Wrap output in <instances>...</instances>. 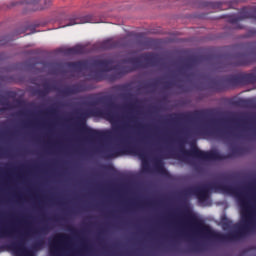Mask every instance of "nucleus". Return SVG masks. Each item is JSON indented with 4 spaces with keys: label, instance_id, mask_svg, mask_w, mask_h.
I'll return each instance as SVG.
<instances>
[{
    "label": "nucleus",
    "instance_id": "obj_1",
    "mask_svg": "<svg viewBox=\"0 0 256 256\" xmlns=\"http://www.w3.org/2000/svg\"><path fill=\"white\" fill-rule=\"evenodd\" d=\"M210 191H220L221 193H225L226 195H234L241 204V219L242 224L239 227L238 231L228 233V234H221L215 233L211 230V227L205 225L201 220H199L191 211H186V219H188L190 225H193L203 235L206 237H210L211 239H215V241H219L220 243H229L230 241H237L239 237H243L245 233H249L253 227H255V213L249 207V202L247 201V195L245 192L239 187H233L231 185H225L223 183H211L205 184L202 186H194L191 188H187L184 191L186 197L194 195L198 199L200 203H203L209 199Z\"/></svg>",
    "mask_w": 256,
    "mask_h": 256
},
{
    "label": "nucleus",
    "instance_id": "obj_2",
    "mask_svg": "<svg viewBox=\"0 0 256 256\" xmlns=\"http://www.w3.org/2000/svg\"><path fill=\"white\" fill-rule=\"evenodd\" d=\"M101 104L107 105L108 109L101 110L99 108H94L80 112L76 117L77 127L80 133L88 137V139H99L103 137V133L87 126V119H89V117H102L103 119H106V121L111 123L113 131H119L121 129V127L115 126L117 123V117H115V114L111 109H115L116 105L111 101V97L103 96L88 103L90 107H95L96 105Z\"/></svg>",
    "mask_w": 256,
    "mask_h": 256
},
{
    "label": "nucleus",
    "instance_id": "obj_3",
    "mask_svg": "<svg viewBox=\"0 0 256 256\" xmlns=\"http://www.w3.org/2000/svg\"><path fill=\"white\" fill-rule=\"evenodd\" d=\"M160 63L159 56L155 53L147 52L141 54L139 57H131L122 59L119 62V69L114 73L97 72L93 79L94 81H117L121 79L122 75L133 73L137 69H147L148 67H157Z\"/></svg>",
    "mask_w": 256,
    "mask_h": 256
},
{
    "label": "nucleus",
    "instance_id": "obj_4",
    "mask_svg": "<svg viewBox=\"0 0 256 256\" xmlns=\"http://www.w3.org/2000/svg\"><path fill=\"white\" fill-rule=\"evenodd\" d=\"M164 157L165 159L180 160L187 159V157H195L196 159H201L202 161H219L223 159L221 154L216 150H211L208 152L200 150L195 141L190 143V150H187L185 149V142L183 140H179L178 142V152L170 148Z\"/></svg>",
    "mask_w": 256,
    "mask_h": 256
},
{
    "label": "nucleus",
    "instance_id": "obj_5",
    "mask_svg": "<svg viewBox=\"0 0 256 256\" xmlns=\"http://www.w3.org/2000/svg\"><path fill=\"white\" fill-rule=\"evenodd\" d=\"M256 83V68L252 73H241L238 75H227L210 80L209 88L216 93L227 91L239 85H253Z\"/></svg>",
    "mask_w": 256,
    "mask_h": 256
},
{
    "label": "nucleus",
    "instance_id": "obj_6",
    "mask_svg": "<svg viewBox=\"0 0 256 256\" xmlns=\"http://www.w3.org/2000/svg\"><path fill=\"white\" fill-rule=\"evenodd\" d=\"M131 139L133 137L126 136L123 139L124 145L122 147H115V146H105L102 150H100V153L103 155L104 159H115L116 157H119L121 155H125L129 153L130 155H137L141 160L143 165H145V161H147V151L149 150V146H139V145H132Z\"/></svg>",
    "mask_w": 256,
    "mask_h": 256
},
{
    "label": "nucleus",
    "instance_id": "obj_7",
    "mask_svg": "<svg viewBox=\"0 0 256 256\" xmlns=\"http://www.w3.org/2000/svg\"><path fill=\"white\" fill-rule=\"evenodd\" d=\"M113 58L109 59H94L91 62L87 60L77 62H67L66 67L75 71H87L91 67L100 69L99 73H109V71H119V64L113 65Z\"/></svg>",
    "mask_w": 256,
    "mask_h": 256
},
{
    "label": "nucleus",
    "instance_id": "obj_8",
    "mask_svg": "<svg viewBox=\"0 0 256 256\" xmlns=\"http://www.w3.org/2000/svg\"><path fill=\"white\" fill-rule=\"evenodd\" d=\"M248 51L238 52L230 56V63L233 67H247L256 63V42L246 44Z\"/></svg>",
    "mask_w": 256,
    "mask_h": 256
},
{
    "label": "nucleus",
    "instance_id": "obj_9",
    "mask_svg": "<svg viewBox=\"0 0 256 256\" xmlns=\"http://www.w3.org/2000/svg\"><path fill=\"white\" fill-rule=\"evenodd\" d=\"M216 113L217 109L206 108L181 114H172L170 117L172 123H179V121H201V119H205L206 117H213Z\"/></svg>",
    "mask_w": 256,
    "mask_h": 256
},
{
    "label": "nucleus",
    "instance_id": "obj_10",
    "mask_svg": "<svg viewBox=\"0 0 256 256\" xmlns=\"http://www.w3.org/2000/svg\"><path fill=\"white\" fill-rule=\"evenodd\" d=\"M85 91H89V87L85 82H79L70 86L65 87L60 90L61 95H77L78 93H85Z\"/></svg>",
    "mask_w": 256,
    "mask_h": 256
},
{
    "label": "nucleus",
    "instance_id": "obj_11",
    "mask_svg": "<svg viewBox=\"0 0 256 256\" xmlns=\"http://www.w3.org/2000/svg\"><path fill=\"white\" fill-rule=\"evenodd\" d=\"M222 120L210 119L205 124H203L200 128L197 129L196 133H209V131L215 129L218 131L217 127H219V123Z\"/></svg>",
    "mask_w": 256,
    "mask_h": 256
},
{
    "label": "nucleus",
    "instance_id": "obj_12",
    "mask_svg": "<svg viewBox=\"0 0 256 256\" xmlns=\"http://www.w3.org/2000/svg\"><path fill=\"white\" fill-rule=\"evenodd\" d=\"M8 247L9 249H11V251H14V253L21 255V253L25 251V239H23V237H20L16 241L10 243Z\"/></svg>",
    "mask_w": 256,
    "mask_h": 256
},
{
    "label": "nucleus",
    "instance_id": "obj_13",
    "mask_svg": "<svg viewBox=\"0 0 256 256\" xmlns=\"http://www.w3.org/2000/svg\"><path fill=\"white\" fill-rule=\"evenodd\" d=\"M56 90L57 88L55 87V85L49 82H45L43 84V89H36L34 91V95H38V97H47V95H49L51 91H56Z\"/></svg>",
    "mask_w": 256,
    "mask_h": 256
},
{
    "label": "nucleus",
    "instance_id": "obj_14",
    "mask_svg": "<svg viewBox=\"0 0 256 256\" xmlns=\"http://www.w3.org/2000/svg\"><path fill=\"white\" fill-rule=\"evenodd\" d=\"M39 3H41V0H25L23 2V5H25L24 9L25 13L27 11H39V9H43V7L39 6Z\"/></svg>",
    "mask_w": 256,
    "mask_h": 256
},
{
    "label": "nucleus",
    "instance_id": "obj_15",
    "mask_svg": "<svg viewBox=\"0 0 256 256\" xmlns=\"http://www.w3.org/2000/svg\"><path fill=\"white\" fill-rule=\"evenodd\" d=\"M205 56H192L188 58L184 64L185 69H193L195 65L201 63V61H205Z\"/></svg>",
    "mask_w": 256,
    "mask_h": 256
},
{
    "label": "nucleus",
    "instance_id": "obj_16",
    "mask_svg": "<svg viewBox=\"0 0 256 256\" xmlns=\"http://www.w3.org/2000/svg\"><path fill=\"white\" fill-rule=\"evenodd\" d=\"M71 237L67 234H57L54 237L53 242H50V245H54V247H57V245H63L64 243H69Z\"/></svg>",
    "mask_w": 256,
    "mask_h": 256
},
{
    "label": "nucleus",
    "instance_id": "obj_17",
    "mask_svg": "<svg viewBox=\"0 0 256 256\" xmlns=\"http://www.w3.org/2000/svg\"><path fill=\"white\" fill-rule=\"evenodd\" d=\"M81 23H91V16H84L81 18L71 19L68 24L63 27H71L73 25H81Z\"/></svg>",
    "mask_w": 256,
    "mask_h": 256
},
{
    "label": "nucleus",
    "instance_id": "obj_18",
    "mask_svg": "<svg viewBox=\"0 0 256 256\" xmlns=\"http://www.w3.org/2000/svg\"><path fill=\"white\" fill-rule=\"evenodd\" d=\"M121 39L120 40H113L108 39L102 42L103 49H115L117 47H121Z\"/></svg>",
    "mask_w": 256,
    "mask_h": 256
},
{
    "label": "nucleus",
    "instance_id": "obj_19",
    "mask_svg": "<svg viewBox=\"0 0 256 256\" xmlns=\"http://www.w3.org/2000/svg\"><path fill=\"white\" fill-rule=\"evenodd\" d=\"M65 53L67 55H83V53H85V47L81 45H76L72 48L66 49Z\"/></svg>",
    "mask_w": 256,
    "mask_h": 256
},
{
    "label": "nucleus",
    "instance_id": "obj_20",
    "mask_svg": "<svg viewBox=\"0 0 256 256\" xmlns=\"http://www.w3.org/2000/svg\"><path fill=\"white\" fill-rule=\"evenodd\" d=\"M205 7H209L210 9H217L218 11H225V2H213V1H208L204 3Z\"/></svg>",
    "mask_w": 256,
    "mask_h": 256
},
{
    "label": "nucleus",
    "instance_id": "obj_21",
    "mask_svg": "<svg viewBox=\"0 0 256 256\" xmlns=\"http://www.w3.org/2000/svg\"><path fill=\"white\" fill-rule=\"evenodd\" d=\"M13 236V229L11 226H7L5 224L0 225V239L3 237H12Z\"/></svg>",
    "mask_w": 256,
    "mask_h": 256
},
{
    "label": "nucleus",
    "instance_id": "obj_22",
    "mask_svg": "<svg viewBox=\"0 0 256 256\" xmlns=\"http://www.w3.org/2000/svg\"><path fill=\"white\" fill-rule=\"evenodd\" d=\"M0 104L4 105V107L0 108V113H4V111H9V109H11V103H9L3 96H0Z\"/></svg>",
    "mask_w": 256,
    "mask_h": 256
},
{
    "label": "nucleus",
    "instance_id": "obj_23",
    "mask_svg": "<svg viewBox=\"0 0 256 256\" xmlns=\"http://www.w3.org/2000/svg\"><path fill=\"white\" fill-rule=\"evenodd\" d=\"M155 169L160 173V175H167V170L165 169V166H163V162L161 160H157Z\"/></svg>",
    "mask_w": 256,
    "mask_h": 256
},
{
    "label": "nucleus",
    "instance_id": "obj_24",
    "mask_svg": "<svg viewBox=\"0 0 256 256\" xmlns=\"http://www.w3.org/2000/svg\"><path fill=\"white\" fill-rule=\"evenodd\" d=\"M243 153V149L239 147H232L230 154H228V157H237Z\"/></svg>",
    "mask_w": 256,
    "mask_h": 256
},
{
    "label": "nucleus",
    "instance_id": "obj_25",
    "mask_svg": "<svg viewBox=\"0 0 256 256\" xmlns=\"http://www.w3.org/2000/svg\"><path fill=\"white\" fill-rule=\"evenodd\" d=\"M241 121L243 122V124L241 125L242 131H244V132L252 131L254 133V135H256V128L253 129L250 126H247V119H241Z\"/></svg>",
    "mask_w": 256,
    "mask_h": 256
},
{
    "label": "nucleus",
    "instance_id": "obj_26",
    "mask_svg": "<svg viewBox=\"0 0 256 256\" xmlns=\"http://www.w3.org/2000/svg\"><path fill=\"white\" fill-rule=\"evenodd\" d=\"M139 103H141L139 100H135V102L133 104H130L128 107H129V109L136 111V109H139V107H138Z\"/></svg>",
    "mask_w": 256,
    "mask_h": 256
},
{
    "label": "nucleus",
    "instance_id": "obj_27",
    "mask_svg": "<svg viewBox=\"0 0 256 256\" xmlns=\"http://www.w3.org/2000/svg\"><path fill=\"white\" fill-rule=\"evenodd\" d=\"M41 233H49L51 231V227L49 225H44L42 228H40Z\"/></svg>",
    "mask_w": 256,
    "mask_h": 256
},
{
    "label": "nucleus",
    "instance_id": "obj_28",
    "mask_svg": "<svg viewBox=\"0 0 256 256\" xmlns=\"http://www.w3.org/2000/svg\"><path fill=\"white\" fill-rule=\"evenodd\" d=\"M43 245H45V241H43V240H39L38 242L35 243L36 249H41V247H43Z\"/></svg>",
    "mask_w": 256,
    "mask_h": 256
},
{
    "label": "nucleus",
    "instance_id": "obj_29",
    "mask_svg": "<svg viewBox=\"0 0 256 256\" xmlns=\"http://www.w3.org/2000/svg\"><path fill=\"white\" fill-rule=\"evenodd\" d=\"M67 231H69L73 235H77V229H75L73 226H67Z\"/></svg>",
    "mask_w": 256,
    "mask_h": 256
},
{
    "label": "nucleus",
    "instance_id": "obj_30",
    "mask_svg": "<svg viewBox=\"0 0 256 256\" xmlns=\"http://www.w3.org/2000/svg\"><path fill=\"white\" fill-rule=\"evenodd\" d=\"M254 35H256V29L255 28H250L248 30V37H253Z\"/></svg>",
    "mask_w": 256,
    "mask_h": 256
},
{
    "label": "nucleus",
    "instance_id": "obj_31",
    "mask_svg": "<svg viewBox=\"0 0 256 256\" xmlns=\"http://www.w3.org/2000/svg\"><path fill=\"white\" fill-rule=\"evenodd\" d=\"M171 87H173V83H171V82L164 83V89H171Z\"/></svg>",
    "mask_w": 256,
    "mask_h": 256
},
{
    "label": "nucleus",
    "instance_id": "obj_32",
    "mask_svg": "<svg viewBox=\"0 0 256 256\" xmlns=\"http://www.w3.org/2000/svg\"><path fill=\"white\" fill-rule=\"evenodd\" d=\"M192 251H201V245L195 244L192 248Z\"/></svg>",
    "mask_w": 256,
    "mask_h": 256
},
{
    "label": "nucleus",
    "instance_id": "obj_33",
    "mask_svg": "<svg viewBox=\"0 0 256 256\" xmlns=\"http://www.w3.org/2000/svg\"><path fill=\"white\" fill-rule=\"evenodd\" d=\"M129 121H131L132 123H136V121H137V116H135V115L130 116V117H129Z\"/></svg>",
    "mask_w": 256,
    "mask_h": 256
},
{
    "label": "nucleus",
    "instance_id": "obj_34",
    "mask_svg": "<svg viewBox=\"0 0 256 256\" xmlns=\"http://www.w3.org/2000/svg\"><path fill=\"white\" fill-rule=\"evenodd\" d=\"M237 3H239L237 0H233L228 3V7H232V5H237Z\"/></svg>",
    "mask_w": 256,
    "mask_h": 256
},
{
    "label": "nucleus",
    "instance_id": "obj_35",
    "mask_svg": "<svg viewBox=\"0 0 256 256\" xmlns=\"http://www.w3.org/2000/svg\"><path fill=\"white\" fill-rule=\"evenodd\" d=\"M45 6L44 7H49L51 5V0H44Z\"/></svg>",
    "mask_w": 256,
    "mask_h": 256
},
{
    "label": "nucleus",
    "instance_id": "obj_36",
    "mask_svg": "<svg viewBox=\"0 0 256 256\" xmlns=\"http://www.w3.org/2000/svg\"><path fill=\"white\" fill-rule=\"evenodd\" d=\"M49 113H51L53 115V114L57 113V109L52 108L49 110Z\"/></svg>",
    "mask_w": 256,
    "mask_h": 256
},
{
    "label": "nucleus",
    "instance_id": "obj_37",
    "mask_svg": "<svg viewBox=\"0 0 256 256\" xmlns=\"http://www.w3.org/2000/svg\"><path fill=\"white\" fill-rule=\"evenodd\" d=\"M223 225H224V227H230L229 222H224Z\"/></svg>",
    "mask_w": 256,
    "mask_h": 256
},
{
    "label": "nucleus",
    "instance_id": "obj_38",
    "mask_svg": "<svg viewBox=\"0 0 256 256\" xmlns=\"http://www.w3.org/2000/svg\"><path fill=\"white\" fill-rule=\"evenodd\" d=\"M156 86H157V83L150 84V87H156Z\"/></svg>",
    "mask_w": 256,
    "mask_h": 256
},
{
    "label": "nucleus",
    "instance_id": "obj_39",
    "mask_svg": "<svg viewBox=\"0 0 256 256\" xmlns=\"http://www.w3.org/2000/svg\"><path fill=\"white\" fill-rule=\"evenodd\" d=\"M136 127H137L138 129L143 128V126H142L141 124H137Z\"/></svg>",
    "mask_w": 256,
    "mask_h": 256
},
{
    "label": "nucleus",
    "instance_id": "obj_40",
    "mask_svg": "<svg viewBox=\"0 0 256 256\" xmlns=\"http://www.w3.org/2000/svg\"><path fill=\"white\" fill-rule=\"evenodd\" d=\"M146 205H155V203H153V202H148V203H146Z\"/></svg>",
    "mask_w": 256,
    "mask_h": 256
},
{
    "label": "nucleus",
    "instance_id": "obj_41",
    "mask_svg": "<svg viewBox=\"0 0 256 256\" xmlns=\"http://www.w3.org/2000/svg\"><path fill=\"white\" fill-rule=\"evenodd\" d=\"M236 28H238V29H243V26L238 25Z\"/></svg>",
    "mask_w": 256,
    "mask_h": 256
},
{
    "label": "nucleus",
    "instance_id": "obj_42",
    "mask_svg": "<svg viewBox=\"0 0 256 256\" xmlns=\"http://www.w3.org/2000/svg\"><path fill=\"white\" fill-rule=\"evenodd\" d=\"M184 237H189V235H187V234H184Z\"/></svg>",
    "mask_w": 256,
    "mask_h": 256
},
{
    "label": "nucleus",
    "instance_id": "obj_43",
    "mask_svg": "<svg viewBox=\"0 0 256 256\" xmlns=\"http://www.w3.org/2000/svg\"><path fill=\"white\" fill-rule=\"evenodd\" d=\"M242 103H246V101H245V100H243V101H242Z\"/></svg>",
    "mask_w": 256,
    "mask_h": 256
}]
</instances>
